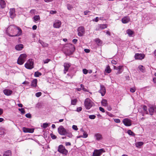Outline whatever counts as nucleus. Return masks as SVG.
<instances>
[{
    "instance_id": "f257e3e1",
    "label": "nucleus",
    "mask_w": 156,
    "mask_h": 156,
    "mask_svg": "<svg viewBox=\"0 0 156 156\" xmlns=\"http://www.w3.org/2000/svg\"><path fill=\"white\" fill-rule=\"evenodd\" d=\"M34 60L30 58L28 60L27 62L25 64V67L28 69H32L34 67Z\"/></svg>"
},
{
    "instance_id": "f03ea898",
    "label": "nucleus",
    "mask_w": 156,
    "mask_h": 156,
    "mask_svg": "<svg viewBox=\"0 0 156 156\" xmlns=\"http://www.w3.org/2000/svg\"><path fill=\"white\" fill-rule=\"evenodd\" d=\"M27 55L25 54H21L17 60V63L20 65L23 64L26 60Z\"/></svg>"
},
{
    "instance_id": "7ed1b4c3",
    "label": "nucleus",
    "mask_w": 156,
    "mask_h": 156,
    "mask_svg": "<svg viewBox=\"0 0 156 156\" xmlns=\"http://www.w3.org/2000/svg\"><path fill=\"white\" fill-rule=\"evenodd\" d=\"M84 106L87 109H89L92 106L93 102L89 98H86L84 101Z\"/></svg>"
},
{
    "instance_id": "20e7f679",
    "label": "nucleus",
    "mask_w": 156,
    "mask_h": 156,
    "mask_svg": "<svg viewBox=\"0 0 156 156\" xmlns=\"http://www.w3.org/2000/svg\"><path fill=\"white\" fill-rule=\"evenodd\" d=\"M16 28V27L14 25H10L9 26L6 30L7 34L10 37H14V35H11L10 33H13L14 31V30Z\"/></svg>"
},
{
    "instance_id": "39448f33",
    "label": "nucleus",
    "mask_w": 156,
    "mask_h": 156,
    "mask_svg": "<svg viewBox=\"0 0 156 156\" xmlns=\"http://www.w3.org/2000/svg\"><path fill=\"white\" fill-rule=\"evenodd\" d=\"M105 152L104 149L101 148L100 149H96L93 153V156H101L102 154Z\"/></svg>"
},
{
    "instance_id": "423d86ee",
    "label": "nucleus",
    "mask_w": 156,
    "mask_h": 156,
    "mask_svg": "<svg viewBox=\"0 0 156 156\" xmlns=\"http://www.w3.org/2000/svg\"><path fill=\"white\" fill-rule=\"evenodd\" d=\"M58 151L60 153L64 154L66 155L68 153V151L62 145H60L59 146L58 149Z\"/></svg>"
},
{
    "instance_id": "0eeeda50",
    "label": "nucleus",
    "mask_w": 156,
    "mask_h": 156,
    "mask_svg": "<svg viewBox=\"0 0 156 156\" xmlns=\"http://www.w3.org/2000/svg\"><path fill=\"white\" fill-rule=\"evenodd\" d=\"M58 132L59 133L62 135H66L67 133V131L62 126H60L58 128Z\"/></svg>"
},
{
    "instance_id": "6e6552de",
    "label": "nucleus",
    "mask_w": 156,
    "mask_h": 156,
    "mask_svg": "<svg viewBox=\"0 0 156 156\" xmlns=\"http://www.w3.org/2000/svg\"><path fill=\"white\" fill-rule=\"evenodd\" d=\"M78 35L79 36H82L85 33V29L84 27L80 26L77 29Z\"/></svg>"
},
{
    "instance_id": "1a4fd4ad",
    "label": "nucleus",
    "mask_w": 156,
    "mask_h": 156,
    "mask_svg": "<svg viewBox=\"0 0 156 156\" xmlns=\"http://www.w3.org/2000/svg\"><path fill=\"white\" fill-rule=\"evenodd\" d=\"M124 124L126 126H130L132 124L131 120L129 119L125 118L122 121Z\"/></svg>"
},
{
    "instance_id": "9d476101",
    "label": "nucleus",
    "mask_w": 156,
    "mask_h": 156,
    "mask_svg": "<svg viewBox=\"0 0 156 156\" xmlns=\"http://www.w3.org/2000/svg\"><path fill=\"white\" fill-rule=\"evenodd\" d=\"M107 27V24H99L96 27V30H101L103 29L106 28Z\"/></svg>"
},
{
    "instance_id": "9b49d317",
    "label": "nucleus",
    "mask_w": 156,
    "mask_h": 156,
    "mask_svg": "<svg viewBox=\"0 0 156 156\" xmlns=\"http://www.w3.org/2000/svg\"><path fill=\"white\" fill-rule=\"evenodd\" d=\"M145 55L144 54L136 53L135 55V58L136 59L142 60L144 58Z\"/></svg>"
},
{
    "instance_id": "f8f14e48",
    "label": "nucleus",
    "mask_w": 156,
    "mask_h": 156,
    "mask_svg": "<svg viewBox=\"0 0 156 156\" xmlns=\"http://www.w3.org/2000/svg\"><path fill=\"white\" fill-rule=\"evenodd\" d=\"M98 92L101 94L102 96H103L106 93V89L105 87L103 85H101L100 89Z\"/></svg>"
},
{
    "instance_id": "ddd939ff",
    "label": "nucleus",
    "mask_w": 156,
    "mask_h": 156,
    "mask_svg": "<svg viewBox=\"0 0 156 156\" xmlns=\"http://www.w3.org/2000/svg\"><path fill=\"white\" fill-rule=\"evenodd\" d=\"M61 24V22L60 20H56L54 23L53 27L55 28H58L60 27Z\"/></svg>"
},
{
    "instance_id": "4468645a",
    "label": "nucleus",
    "mask_w": 156,
    "mask_h": 156,
    "mask_svg": "<svg viewBox=\"0 0 156 156\" xmlns=\"http://www.w3.org/2000/svg\"><path fill=\"white\" fill-rule=\"evenodd\" d=\"M71 66V64L68 63H65L64 64V73L66 74V72L68 71L69 67Z\"/></svg>"
},
{
    "instance_id": "2eb2a0df",
    "label": "nucleus",
    "mask_w": 156,
    "mask_h": 156,
    "mask_svg": "<svg viewBox=\"0 0 156 156\" xmlns=\"http://www.w3.org/2000/svg\"><path fill=\"white\" fill-rule=\"evenodd\" d=\"M15 9L14 8H12L10 9L9 14L11 18H14L16 16L15 13Z\"/></svg>"
},
{
    "instance_id": "dca6fc26",
    "label": "nucleus",
    "mask_w": 156,
    "mask_h": 156,
    "mask_svg": "<svg viewBox=\"0 0 156 156\" xmlns=\"http://www.w3.org/2000/svg\"><path fill=\"white\" fill-rule=\"evenodd\" d=\"M23 130L25 133H32L34 132V129H30L24 127L23 128Z\"/></svg>"
},
{
    "instance_id": "f3484780",
    "label": "nucleus",
    "mask_w": 156,
    "mask_h": 156,
    "mask_svg": "<svg viewBox=\"0 0 156 156\" xmlns=\"http://www.w3.org/2000/svg\"><path fill=\"white\" fill-rule=\"evenodd\" d=\"M130 21V18L129 17L126 16L123 18L122 19V22L123 23H127Z\"/></svg>"
},
{
    "instance_id": "a211bd4d",
    "label": "nucleus",
    "mask_w": 156,
    "mask_h": 156,
    "mask_svg": "<svg viewBox=\"0 0 156 156\" xmlns=\"http://www.w3.org/2000/svg\"><path fill=\"white\" fill-rule=\"evenodd\" d=\"M3 92L6 95L9 96L12 94V91L10 90L5 89L3 90Z\"/></svg>"
},
{
    "instance_id": "6ab92c4d",
    "label": "nucleus",
    "mask_w": 156,
    "mask_h": 156,
    "mask_svg": "<svg viewBox=\"0 0 156 156\" xmlns=\"http://www.w3.org/2000/svg\"><path fill=\"white\" fill-rule=\"evenodd\" d=\"M123 67L124 66H118L116 74L118 75L122 73L123 71Z\"/></svg>"
},
{
    "instance_id": "aec40b11",
    "label": "nucleus",
    "mask_w": 156,
    "mask_h": 156,
    "mask_svg": "<svg viewBox=\"0 0 156 156\" xmlns=\"http://www.w3.org/2000/svg\"><path fill=\"white\" fill-rule=\"evenodd\" d=\"M23 48V45L22 44H19L16 45L15 47L16 49L18 51H20Z\"/></svg>"
},
{
    "instance_id": "412c9836",
    "label": "nucleus",
    "mask_w": 156,
    "mask_h": 156,
    "mask_svg": "<svg viewBox=\"0 0 156 156\" xmlns=\"http://www.w3.org/2000/svg\"><path fill=\"white\" fill-rule=\"evenodd\" d=\"M37 79H34L31 81V86L32 87H35L37 86Z\"/></svg>"
},
{
    "instance_id": "4be33fe9",
    "label": "nucleus",
    "mask_w": 156,
    "mask_h": 156,
    "mask_svg": "<svg viewBox=\"0 0 156 156\" xmlns=\"http://www.w3.org/2000/svg\"><path fill=\"white\" fill-rule=\"evenodd\" d=\"M94 137L96 138V139L97 140H100L102 138L101 135L99 133L95 134L94 135Z\"/></svg>"
},
{
    "instance_id": "5701e85b",
    "label": "nucleus",
    "mask_w": 156,
    "mask_h": 156,
    "mask_svg": "<svg viewBox=\"0 0 156 156\" xmlns=\"http://www.w3.org/2000/svg\"><path fill=\"white\" fill-rule=\"evenodd\" d=\"M33 19L34 22L37 23L40 20V18L39 15H36L33 17Z\"/></svg>"
},
{
    "instance_id": "b1692460",
    "label": "nucleus",
    "mask_w": 156,
    "mask_h": 156,
    "mask_svg": "<svg viewBox=\"0 0 156 156\" xmlns=\"http://www.w3.org/2000/svg\"><path fill=\"white\" fill-rule=\"evenodd\" d=\"M12 153L10 150H7L5 151L3 154V156H11Z\"/></svg>"
},
{
    "instance_id": "393cba45",
    "label": "nucleus",
    "mask_w": 156,
    "mask_h": 156,
    "mask_svg": "<svg viewBox=\"0 0 156 156\" xmlns=\"http://www.w3.org/2000/svg\"><path fill=\"white\" fill-rule=\"evenodd\" d=\"M0 5L2 8H4L5 7L6 3L4 0H0Z\"/></svg>"
},
{
    "instance_id": "a878e982",
    "label": "nucleus",
    "mask_w": 156,
    "mask_h": 156,
    "mask_svg": "<svg viewBox=\"0 0 156 156\" xmlns=\"http://www.w3.org/2000/svg\"><path fill=\"white\" fill-rule=\"evenodd\" d=\"M16 28L18 30V33L16 35H14V36H19L22 33V31L21 29L19 27H16Z\"/></svg>"
},
{
    "instance_id": "bb28decb",
    "label": "nucleus",
    "mask_w": 156,
    "mask_h": 156,
    "mask_svg": "<svg viewBox=\"0 0 156 156\" xmlns=\"http://www.w3.org/2000/svg\"><path fill=\"white\" fill-rule=\"evenodd\" d=\"M101 103L102 105L103 106L105 107L107 106V101L106 99H102V101H101Z\"/></svg>"
},
{
    "instance_id": "cd10ccee",
    "label": "nucleus",
    "mask_w": 156,
    "mask_h": 156,
    "mask_svg": "<svg viewBox=\"0 0 156 156\" xmlns=\"http://www.w3.org/2000/svg\"><path fill=\"white\" fill-rule=\"evenodd\" d=\"M154 108L153 107H151L149 109V113L150 115H152L154 111Z\"/></svg>"
},
{
    "instance_id": "c85d7f7f",
    "label": "nucleus",
    "mask_w": 156,
    "mask_h": 156,
    "mask_svg": "<svg viewBox=\"0 0 156 156\" xmlns=\"http://www.w3.org/2000/svg\"><path fill=\"white\" fill-rule=\"evenodd\" d=\"M126 33L128 34L129 37L132 36V35L133 34V32L131 30L128 29L126 31Z\"/></svg>"
},
{
    "instance_id": "c756f323",
    "label": "nucleus",
    "mask_w": 156,
    "mask_h": 156,
    "mask_svg": "<svg viewBox=\"0 0 156 156\" xmlns=\"http://www.w3.org/2000/svg\"><path fill=\"white\" fill-rule=\"evenodd\" d=\"M143 144V142H139L136 143V147L140 148V147L142 146Z\"/></svg>"
},
{
    "instance_id": "7c9ffc66",
    "label": "nucleus",
    "mask_w": 156,
    "mask_h": 156,
    "mask_svg": "<svg viewBox=\"0 0 156 156\" xmlns=\"http://www.w3.org/2000/svg\"><path fill=\"white\" fill-rule=\"evenodd\" d=\"M138 68L141 72H144L145 68L142 65H140L139 66Z\"/></svg>"
},
{
    "instance_id": "2f4dec72",
    "label": "nucleus",
    "mask_w": 156,
    "mask_h": 156,
    "mask_svg": "<svg viewBox=\"0 0 156 156\" xmlns=\"http://www.w3.org/2000/svg\"><path fill=\"white\" fill-rule=\"evenodd\" d=\"M143 109L144 111V112L146 113V114H148V112L147 110V107L146 105H144L143 106Z\"/></svg>"
},
{
    "instance_id": "473e14b6",
    "label": "nucleus",
    "mask_w": 156,
    "mask_h": 156,
    "mask_svg": "<svg viewBox=\"0 0 156 156\" xmlns=\"http://www.w3.org/2000/svg\"><path fill=\"white\" fill-rule=\"evenodd\" d=\"M77 100L76 99H74L71 100V104L73 105H75L76 104Z\"/></svg>"
},
{
    "instance_id": "72a5a7b5",
    "label": "nucleus",
    "mask_w": 156,
    "mask_h": 156,
    "mask_svg": "<svg viewBox=\"0 0 156 156\" xmlns=\"http://www.w3.org/2000/svg\"><path fill=\"white\" fill-rule=\"evenodd\" d=\"M41 75V73L38 72H36L34 73V76L36 77H39V76Z\"/></svg>"
},
{
    "instance_id": "f704fd0d",
    "label": "nucleus",
    "mask_w": 156,
    "mask_h": 156,
    "mask_svg": "<svg viewBox=\"0 0 156 156\" xmlns=\"http://www.w3.org/2000/svg\"><path fill=\"white\" fill-rule=\"evenodd\" d=\"M106 72L108 73H110L111 71V70L109 66H108L105 70Z\"/></svg>"
},
{
    "instance_id": "c9c22d12",
    "label": "nucleus",
    "mask_w": 156,
    "mask_h": 156,
    "mask_svg": "<svg viewBox=\"0 0 156 156\" xmlns=\"http://www.w3.org/2000/svg\"><path fill=\"white\" fill-rule=\"evenodd\" d=\"M127 133L129 135L133 136L135 135L134 133L130 130H128L127 131Z\"/></svg>"
},
{
    "instance_id": "e433bc0d",
    "label": "nucleus",
    "mask_w": 156,
    "mask_h": 156,
    "mask_svg": "<svg viewBox=\"0 0 156 156\" xmlns=\"http://www.w3.org/2000/svg\"><path fill=\"white\" fill-rule=\"evenodd\" d=\"M18 110L22 114H24L25 113V111L24 108H19Z\"/></svg>"
},
{
    "instance_id": "4c0bfd02",
    "label": "nucleus",
    "mask_w": 156,
    "mask_h": 156,
    "mask_svg": "<svg viewBox=\"0 0 156 156\" xmlns=\"http://www.w3.org/2000/svg\"><path fill=\"white\" fill-rule=\"evenodd\" d=\"M88 136V134L85 131H84L83 132V135L81 136L83 138H87Z\"/></svg>"
},
{
    "instance_id": "58836bf2",
    "label": "nucleus",
    "mask_w": 156,
    "mask_h": 156,
    "mask_svg": "<svg viewBox=\"0 0 156 156\" xmlns=\"http://www.w3.org/2000/svg\"><path fill=\"white\" fill-rule=\"evenodd\" d=\"M67 136L69 137V138H71L73 136V135L70 132H69L68 131H67V133L66 134Z\"/></svg>"
},
{
    "instance_id": "ea45409f",
    "label": "nucleus",
    "mask_w": 156,
    "mask_h": 156,
    "mask_svg": "<svg viewBox=\"0 0 156 156\" xmlns=\"http://www.w3.org/2000/svg\"><path fill=\"white\" fill-rule=\"evenodd\" d=\"M95 41L98 44H100L101 43V40L98 38L96 39Z\"/></svg>"
},
{
    "instance_id": "a19ab883",
    "label": "nucleus",
    "mask_w": 156,
    "mask_h": 156,
    "mask_svg": "<svg viewBox=\"0 0 156 156\" xmlns=\"http://www.w3.org/2000/svg\"><path fill=\"white\" fill-rule=\"evenodd\" d=\"M89 118L90 119H93L95 118L96 116L94 115H89Z\"/></svg>"
},
{
    "instance_id": "79ce46f5",
    "label": "nucleus",
    "mask_w": 156,
    "mask_h": 156,
    "mask_svg": "<svg viewBox=\"0 0 156 156\" xmlns=\"http://www.w3.org/2000/svg\"><path fill=\"white\" fill-rule=\"evenodd\" d=\"M48 123H43V126H41L44 128H46L48 126Z\"/></svg>"
},
{
    "instance_id": "37998d69",
    "label": "nucleus",
    "mask_w": 156,
    "mask_h": 156,
    "mask_svg": "<svg viewBox=\"0 0 156 156\" xmlns=\"http://www.w3.org/2000/svg\"><path fill=\"white\" fill-rule=\"evenodd\" d=\"M41 95V92H38L35 95L36 97H40Z\"/></svg>"
},
{
    "instance_id": "c03bdc74",
    "label": "nucleus",
    "mask_w": 156,
    "mask_h": 156,
    "mask_svg": "<svg viewBox=\"0 0 156 156\" xmlns=\"http://www.w3.org/2000/svg\"><path fill=\"white\" fill-rule=\"evenodd\" d=\"M83 72L84 74H86L87 73L88 71L87 69H83Z\"/></svg>"
},
{
    "instance_id": "a18cd8bd",
    "label": "nucleus",
    "mask_w": 156,
    "mask_h": 156,
    "mask_svg": "<svg viewBox=\"0 0 156 156\" xmlns=\"http://www.w3.org/2000/svg\"><path fill=\"white\" fill-rule=\"evenodd\" d=\"M67 9L69 10H70L73 8L72 6L71 5L69 4L67 5Z\"/></svg>"
},
{
    "instance_id": "49530a36",
    "label": "nucleus",
    "mask_w": 156,
    "mask_h": 156,
    "mask_svg": "<svg viewBox=\"0 0 156 156\" xmlns=\"http://www.w3.org/2000/svg\"><path fill=\"white\" fill-rule=\"evenodd\" d=\"M82 108L81 107H78L77 108V109L76 110V111H77L78 112H79L81 111L82 110Z\"/></svg>"
},
{
    "instance_id": "de8ad7c7",
    "label": "nucleus",
    "mask_w": 156,
    "mask_h": 156,
    "mask_svg": "<svg viewBox=\"0 0 156 156\" xmlns=\"http://www.w3.org/2000/svg\"><path fill=\"white\" fill-rule=\"evenodd\" d=\"M51 60L50 59H47L43 61L44 64L48 63Z\"/></svg>"
},
{
    "instance_id": "09e8293b",
    "label": "nucleus",
    "mask_w": 156,
    "mask_h": 156,
    "mask_svg": "<svg viewBox=\"0 0 156 156\" xmlns=\"http://www.w3.org/2000/svg\"><path fill=\"white\" fill-rule=\"evenodd\" d=\"M36 12V10L35 9H32L30 10V13L32 14H34Z\"/></svg>"
},
{
    "instance_id": "8fccbe9b",
    "label": "nucleus",
    "mask_w": 156,
    "mask_h": 156,
    "mask_svg": "<svg viewBox=\"0 0 156 156\" xmlns=\"http://www.w3.org/2000/svg\"><path fill=\"white\" fill-rule=\"evenodd\" d=\"M72 128L75 130H77L78 129L77 126L76 125H73L72 126Z\"/></svg>"
},
{
    "instance_id": "3c124183",
    "label": "nucleus",
    "mask_w": 156,
    "mask_h": 156,
    "mask_svg": "<svg viewBox=\"0 0 156 156\" xmlns=\"http://www.w3.org/2000/svg\"><path fill=\"white\" fill-rule=\"evenodd\" d=\"M51 138L53 139H55L57 137L56 136H55L52 134H51Z\"/></svg>"
},
{
    "instance_id": "603ef678",
    "label": "nucleus",
    "mask_w": 156,
    "mask_h": 156,
    "mask_svg": "<svg viewBox=\"0 0 156 156\" xmlns=\"http://www.w3.org/2000/svg\"><path fill=\"white\" fill-rule=\"evenodd\" d=\"M114 121L115 122L117 123H119L120 122V120L119 119H114Z\"/></svg>"
},
{
    "instance_id": "864d4df0",
    "label": "nucleus",
    "mask_w": 156,
    "mask_h": 156,
    "mask_svg": "<svg viewBox=\"0 0 156 156\" xmlns=\"http://www.w3.org/2000/svg\"><path fill=\"white\" fill-rule=\"evenodd\" d=\"M25 116L26 117L28 118H31V115L30 113H27L26 114Z\"/></svg>"
},
{
    "instance_id": "5fc2aeb1",
    "label": "nucleus",
    "mask_w": 156,
    "mask_h": 156,
    "mask_svg": "<svg viewBox=\"0 0 156 156\" xmlns=\"http://www.w3.org/2000/svg\"><path fill=\"white\" fill-rule=\"evenodd\" d=\"M41 45L43 46V47H48V44H47L46 43H45L44 42H43V43Z\"/></svg>"
},
{
    "instance_id": "6e6d98bb",
    "label": "nucleus",
    "mask_w": 156,
    "mask_h": 156,
    "mask_svg": "<svg viewBox=\"0 0 156 156\" xmlns=\"http://www.w3.org/2000/svg\"><path fill=\"white\" fill-rule=\"evenodd\" d=\"M135 91V88H131L130 89V91L133 93Z\"/></svg>"
},
{
    "instance_id": "4d7b16f0",
    "label": "nucleus",
    "mask_w": 156,
    "mask_h": 156,
    "mask_svg": "<svg viewBox=\"0 0 156 156\" xmlns=\"http://www.w3.org/2000/svg\"><path fill=\"white\" fill-rule=\"evenodd\" d=\"M57 12L56 11H53V10H51L50 12V13L51 14H53L56 13Z\"/></svg>"
},
{
    "instance_id": "13d9d810",
    "label": "nucleus",
    "mask_w": 156,
    "mask_h": 156,
    "mask_svg": "<svg viewBox=\"0 0 156 156\" xmlns=\"http://www.w3.org/2000/svg\"><path fill=\"white\" fill-rule=\"evenodd\" d=\"M99 108L100 110L102 112H105V110L103 108L101 107H100Z\"/></svg>"
},
{
    "instance_id": "bf43d9fd",
    "label": "nucleus",
    "mask_w": 156,
    "mask_h": 156,
    "mask_svg": "<svg viewBox=\"0 0 156 156\" xmlns=\"http://www.w3.org/2000/svg\"><path fill=\"white\" fill-rule=\"evenodd\" d=\"M72 53H73V52L70 51L69 52L66 53V55H68V56H69V55H71L72 54Z\"/></svg>"
},
{
    "instance_id": "052dcab7",
    "label": "nucleus",
    "mask_w": 156,
    "mask_h": 156,
    "mask_svg": "<svg viewBox=\"0 0 156 156\" xmlns=\"http://www.w3.org/2000/svg\"><path fill=\"white\" fill-rule=\"evenodd\" d=\"M77 41V40L76 39H74L72 41L75 44L76 43Z\"/></svg>"
},
{
    "instance_id": "680f3d73",
    "label": "nucleus",
    "mask_w": 156,
    "mask_h": 156,
    "mask_svg": "<svg viewBox=\"0 0 156 156\" xmlns=\"http://www.w3.org/2000/svg\"><path fill=\"white\" fill-rule=\"evenodd\" d=\"M99 18L98 17H96L93 20V21H94L96 22H97L98 21Z\"/></svg>"
},
{
    "instance_id": "e2e57ef3",
    "label": "nucleus",
    "mask_w": 156,
    "mask_h": 156,
    "mask_svg": "<svg viewBox=\"0 0 156 156\" xmlns=\"http://www.w3.org/2000/svg\"><path fill=\"white\" fill-rule=\"evenodd\" d=\"M111 63H112V64H117L116 62L115 61V60H112Z\"/></svg>"
},
{
    "instance_id": "0e129e2a",
    "label": "nucleus",
    "mask_w": 156,
    "mask_h": 156,
    "mask_svg": "<svg viewBox=\"0 0 156 156\" xmlns=\"http://www.w3.org/2000/svg\"><path fill=\"white\" fill-rule=\"evenodd\" d=\"M65 144L66 146H70L71 145V143L69 142H66Z\"/></svg>"
},
{
    "instance_id": "69168bd1",
    "label": "nucleus",
    "mask_w": 156,
    "mask_h": 156,
    "mask_svg": "<svg viewBox=\"0 0 156 156\" xmlns=\"http://www.w3.org/2000/svg\"><path fill=\"white\" fill-rule=\"evenodd\" d=\"M84 51L86 53H89V52L90 50L88 49H84Z\"/></svg>"
},
{
    "instance_id": "338daca9",
    "label": "nucleus",
    "mask_w": 156,
    "mask_h": 156,
    "mask_svg": "<svg viewBox=\"0 0 156 156\" xmlns=\"http://www.w3.org/2000/svg\"><path fill=\"white\" fill-rule=\"evenodd\" d=\"M37 28V26L36 25H34L32 27V29L34 30H35Z\"/></svg>"
},
{
    "instance_id": "774afa93",
    "label": "nucleus",
    "mask_w": 156,
    "mask_h": 156,
    "mask_svg": "<svg viewBox=\"0 0 156 156\" xmlns=\"http://www.w3.org/2000/svg\"><path fill=\"white\" fill-rule=\"evenodd\" d=\"M107 109L108 111H109L111 110L112 109V108L110 106H108Z\"/></svg>"
}]
</instances>
